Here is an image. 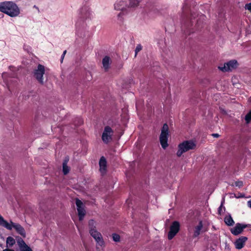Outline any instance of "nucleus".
I'll return each mask as SVG.
<instances>
[{
    "label": "nucleus",
    "instance_id": "1",
    "mask_svg": "<svg viewBox=\"0 0 251 251\" xmlns=\"http://www.w3.org/2000/svg\"><path fill=\"white\" fill-rule=\"evenodd\" d=\"M0 11L11 17H17L20 13L18 5L15 2L10 1L0 2Z\"/></svg>",
    "mask_w": 251,
    "mask_h": 251
},
{
    "label": "nucleus",
    "instance_id": "2",
    "mask_svg": "<svg viewBox=\"0 0 251 251\" xmlns=\"http://www.w3.org/2000/svg\"><path fill=\"white\" fill-rule=\"evenodd\" d=\"M89 228V233L90 235L94 238L97 243V246L102 247L104 245V241L102 239V235L96 229V223L93 220H91L88 223Z\"/></svg>",
    "mask_w": 251,
    "mask_h": 251
},
{
    "label": "nucleus",
    "instance_id": "3",
    "mask_svg": "<svg viewBox=\"0 0 251 251\" xmlns=\"http://www.w3.org/2000/svg\"><path fill=\"white\" fill-rule=\"evenodd\" d=\"M196 147V144L192 140L184 141L178 145L176 155L178 157H180L183 153L195 149Z\"/></svg>",
    "mask_w": 251,
    "mask_h": 251
},
{
    "label": "nucleus",
    "instance_id": "4",
    "mask_svg": "<svg viewBox=\"0 0 251 251\" xmlns=\"http://www.w3.org/2000/svg\"><path fill=\"white\" fill-rule=\"evenodd\" d=\"M169 137V126L165 123L161 128V134L159 136L160 144L163 149H165L168 146V140Z\"/></svg>",
    "mask_w": 251,
    "mask_h": 251
},
{
    "label": "nucleus",
    "instance_id": "5",
    "mask_svg": "<svg viewBox=\"0 0 251 251\" xmlns=\"http://www.w3.org/2000/svg\"><path fill=\"white\" fill-rule=\"evenodd\" d=\"M45 67L41 64H39L37 66V69H35L34 71V76L39 83L42 85L44 84L43 75L45 74Z\"/></svg>",
    "mask_w": 251,
    "mask_h": 251
},
{
    "label": "nucleus",
    "instance_id": "6",
    "mask_svg": "<svg viewBox=\"0 0 251 251\" xmlns=\"http://www.w3.org/2000/svg\"><path fill=\"white\" fill-rule=\"evenodd\" d=\"M113 133V131L109 126H105L101 136L102 140L104 143L107 144L112 140Z\"/></svg>",
    "mask_w": 251,
    "mask_h": 251
},
{
    "label": "nucleus",
    "instance_id": "7",
    "mask_svg": "<svg viewBox=\"0 0 251 251\" xmlns=\"http://www.w3.org/2000/svg\"><path fill=\"white\" fill-rule=\"evenodd\" d=\"M180 228V224L177 221L173 222L170 226V229L168 233V238L169 240L172 239L174 236L179 231Z\"/></svg>",
    "mask_w": 251,
    "mask_h": 251
},
{
    "label": "nucleus",
    "instance_id": "8",
    "mask_svg": "<svg viewBox=\"0 0 251 251\" xmlns=\"http://www.w3.org/2000/svg\"><path fill=\"white\" fill-rule=\"evenodd\" d=\"M237 65L238 62L236 60H231L225 63L223 67H219V69L223 72H226L235 69Z\"/></svg>",
    "mask_w": 251,
    "mask_h": 251
},
{
    "label": "nucleus",
    "instance_id": "9",
    "mask_svg": "<svg viewBox=\"0 0 251 251\" xmlns=\"http://www.w3.org/2000/svg\"><path fill=\"white\" fill-rule=\"evenodd\" d=\"M10 226L11 227L10 229H8V230H11L13 228H14L17 232L20 234L23 237L25 238L26 236V232L24 229V228L20 224L17 223H15L10 221V223H9Z\"/></svg>",
    "mask_w": 251,
    "mask_h": 251
},
{
    "label": "nucleus",
    "instance_id": "10",
    "mask_svg": "<svg viewBox=\"0 0 251 251\" xmlns=\"http://www.w3.org/2000/svg\"><path fill=\"white\" fill-rule=\"evenodd\" d=\"M251 226V225L241 224L237 223L235 226L230 229L231 232L234 235H237L241 233L243 229L247 227Z\"/></svg>",
    "mask_w": 251,
    "mask_h": 251
},
{
    "label": "nucleus",
    "instance_id": "11",
    "mask_svg": "<svg viewBox=\"0 0 251 251\" xmlns=\"http://www.w3.org/2000/svg\"><path fill=\"white\" fill-rule=\"evenodd\" d=\"M248 238L245 236H241L234 242V245L237 249H241L245 245Z\"/></svg>",
    "mask_w": 251,
    "mask_h": 251
},
{
    "label": "nucleus",
    "instance_id": "12",
    "mask_svg": "<svg viewBox=\"0 0 251 251\" xmlns=\"http://www.w3.org/2000/svg\"><path fill=\"white\" fill-rule=\"evenodd\" d=\"M81 17L84 19L87 18H91V12L89 10V8L87 6H84L82 7L80 11Z\"/></svg>",
    "mask_w": 251,
    "mask_h": 251
},
{
    "label": "nucleus",
    "instance_id": "13",
    "mask_svg": "<svg viewBox=\"0 0 251 251\" xmlns=\"http://www.w3.org/2000/svg\"><path fill=\"white\" fill-rule=\"evenodd\" d=\"M100 171L102 173H105L107 168V162L104 156H101L99 161Z\"/></svg>",
    "mask_w": 251,
    "mask_h": 251
},
{
    "label": "nucleus",
    "instance_id": "14",
    "mask_svg": "<svg viewBox=\"0 0 251 251\" xmlns=\"http://www.w3.org/2000/svg\"><path fill=\"white\" fill-rule=\"evenodd\" d=\"M83 205H76V209L77 211L78 216L79 217V220L81 221L83 219L84 216L86 214V211L84 207L82 206Z\"/></svg>",
    "mask_w": 251,
    "mask_h": 251
},
{
    "label": "nucleus",
    "instance_id": "15",
    "mask_svg": "<svg viewBox=\"0 0 251 251\" xmlns=\"http://www.w3.org/2000/svg\"><path fill=\"white\" fill-rule=\"evenodd\" d=\"M126 6V2L123 0H118L114 4L115 9L117 10H123Z\"/></svg>",
    "mask_w": 251,
    "mask_h": 251
},
{
    "label": "nucleus",
    "instance_id": "16",
    "mask_svg": "<svg viewBox=\"0 0 251 251\" xmlns=\"http://www.w3.org/2000/svg\"><path fill=\"white\" fill-rule=\"evenodd\" d=\"M110 58L108 56H105L102 59V63L105 71H107L109 68Z\"/></svg>",
    "mask_w": 251,
    "mask_h": 251
},
{
    "label": "nucleus",
    "instance_id": "17",
    "mask_svg": "<svg viewBox=\"0 0 251 251\" xmlns=\"http://www.w3.org/2000/svg\"><path fill=\"white\" fill-rule=\"evenodd\" d=\"M68 161V158H65L63 162V173L64 175H67L70 171V168L67 166Z\"/></svg>",
    "mask_w": 251,
    "mask_h": 251
},
{
    "label": "nucleus",
    "instance_id": "18",
    "mask_svg": "<svg viewBox=\"0 0 251 251\" xmlns=\"http://www.w3.org/2000/svg\"><path fill=\"white\" fill-rule=\"evenodd\" d=\"M202 227V222L200 221L199 223V225L195 227L194 233V236L195 237H197L198 236H199L200 235V231L201 230Z\"/></svg>",
    "mask_w": 251,
    "mask_h": 251
},
{
    "label": "nucleus",
    "instance_id": "19",
    "mask_svg": "<svg viewBox=\"0 0 251 251\" xmlns=\"http://www.w3.org/2000/svg\"><path fill=\"white\" fill-rule=\"evenodd\" d=\"M0 225L4 227L6 229H10L11 227L6 221H5L3 217L0 215Z\"/></svg>",
    "mask_w": 251,
    "mask_h": 251
},
{
    "label": "nucleus",
    "instance_id": "20",
    "mask_svg": "<svg viewBox=\"0 0 251 251\" xmlns=\"http://www.w3.org/2000/svg\"><path fill=\"white\" fill-rule=\"evenodd\" d=\"M17 243L19 247L20 250L23 249V248H25V247L26 246H27L25 244V241L23 240V239L21 237H19L17 239Z\"/></svg>",
    "mask_w": 251,
    "mask_h": 251
},
{
    "label": "nucleus",
    "instance_id": "21",
    "mask_svg": "<svg viewBox=\"0 0 251 251\" xmlns=\"http://www.w3.org/2000/svg\"><path fill=\"white\" fill-rule=\"evenodd\" d=\"M140 2L139 0H129L128 6L129 7H135L138 5Z\"/></svg>",
    "mask_w": 251,
    "mask_h": 251
},
{
    "label": "nucleus",
    "instance_id": "22",
    "mask_svg": "<svg viewBox=\"0 0 251 251\" xmlns=\"http://www.w3.org/2000/svg\"><path fill=\"white\" fill-rule=\"evenodd\" d=\"M225 222L228 226H232L234 223L233 220L230 216L225 217Z\"/></svg>",
    "mask_w": 251,
    "mask_h": 251
},
{
    "label": "nucleus",
    "instance_id": "23",
    "mask_svg": "<svg viewBox=\"0 0 251 251\" xmlns=\"http://www.w3.org/2000/svg\"><path fill=\"white\" fill-rule=\"evenodd\" d=\"M182 28H186V29H185L184 30V33L186 35H190L191 33L194 32V31H193V29H191L189 27V25L187 26V25H184V26H183Z\"/></svg>",
    "mask_w": 251,
    "mask_h": 251
},
{
    "label": "nucleus",
    "instance_id": "24",
    "mask_svg": "<svg viewBox=\"0 0 251 251\" xmlns=\"http://www.w3.org/2000/svg\"><path fill=\"white\" fill-rule=\"evenodd\" d=\"M15 243V239L9 236L6 239V244L9 245L10 247H12Z\"/></svg>",
    "mask_w": 251,
    "mask_h": 251
},
{
    "label": "nucleus",
    "instance_id": "25",
    "mask_svg": "<svg viewBox=\"0 0 251 251\" xmlns=\"http://www.w3.org/2000/svg\"><path fill=\"white\" fill-rule=\"evenodd\" d=\"M245 120L246 123L249 124L251 121V110H250L245 116Z\"/></svg>",
    "mask_w": 251,
    "mask_h": 251
},
{
    "label": "nucleus",
    "instance_id": "26",
    "mask_svg": "<svg viewBox=\"0 0 251 251\" xmlns=\"http://www.w3.org/2000/svg\"><path fill=\"white\" fill-rule=\"evenodd\" d=\"M112 238L115 242H119L120 239V237L118 234L114 233L112 234Z\"/></svg>",
    "mask_w": 251,
    "mask_h": 251
},
{
    "label": "nucleus",
    "instance_id": "27",
    "mask_svg": "<svg viewBox=\"0 0 251 251\" xmlns=\"http://www.w3.org/2000/svg\"><path fill=\"white\" fill-rule=\"evenodd\" d=\"M234 185L239 188H241L243 186V182L242 181H236L234 183Z\"/></svg>",
    "mask_w": 251,
    "mask_h": 251
},
{
    "label": "nucleus",
    "instance_id": "28",
    "mask_svg": "<svg viewBox=\"0 0 251 251\" xmlns=\"http://www.w3.org/2000/svg\"><path fill=\"white\" fill-rule=\"evenodd\" d=\"M225 211V207L224 206V205H220V207L218 208V212L220 214H222L224 213V211Z\"/></svg>",
    "mask_w": 251,
    "mask_h": 251
},
{
    "label": "nucleus",
    "instance_id": "29",
    "mask_svg": "<svg viewBox=\"0 0 251 251\" xmlns=\"http://www.w3.org/2000/svg\"><path fill=\"white\" fill-rule=\"evenodd\" d=\"M142 47L141 45H138L136 46V49H135V55L137 54V53L140 51L142 50Z\"/></svg>",
    "mask_w": 251,
    "mask_h": 251
},
{
    "label": "nucleus",
    "instance_id": "30",
    "mask_svg": "<svg viewBox=\"0 0 251 251\" xmlns=\"http://www.w3.org/2000/svg\"><path fill=\"white\" fill-rule=\"evenodd\" d=\"M20 251H32V250L28 246H26L25 248L21 249Z\"/></svg>",
    "mask_w": 251,
    "mask_h": 251
},
{
    "label": "nucleus",
    "instance_id": "31",
    "mask_svg": "<svg viewBox=\"0 0 251 251\" xmlns=\"http://www.w3.org/2000/svg\"><path fill=\"white\" fill-rule=\"evenodd\" d=\"M245 8L251 12V3L246 4L245 5Z\"/></svg>",
    "mask_w": 251,
    "mask_h": 251
},
{
    "label": "nucleus",
    "instance_id": "32",
    "mask_svg": "<svg viewBox=\"0 0 251 251\" xmlns=\"http://www.w3.org/2000/svg\"><path fill=\"white\" fill-rule=\"evenodd\" d=\"M200 20H197V23L196 25V27H197V28L198 30L200 29L202 27V25H201V26H200Z\"/></svg>",
    "mask_w": 251,
    "mask_h": 251
},
{
    "label": "nucleus",
    "instance_id": "33",
    "mask_svg": "<svg viewBox=\"0 0 251 251\" xmlns=\"http://www.w3.org/2000/svg\"><path fill=\"white\" fill-rule=\"evenodd\" d=\"M75 204H83V202H82L81 201H80V200H79L78 199H76Z\"/></svg>",
    "mask_w": 251,
    "mask_h": 251
},
{
    "label": "nucleus",
    "instance_id": "34",
    "mask_svg": "<svg viewBox=\"0 0 251 251\" xmlns=\"http://www.w3.org/2000/svg\"><path fill=\"white\" fill-rule=\"evenodd\" d=\"M212 136H213L214 137L218 138L220 136V135L218 133H213L212 134Z\"/></svg>",
    "mask_w": 251,
    "mask_h": 251
},
{
    "label": "nucleus",
    "instance_id": "35",
    "mask_svg": "<svg viewBox=\"0 0 251 251\" xmlns=\"http://www.w3.org/2000/svg\"><path fill=\"white\" fill-rule=\"evenodd\" d=\"M82 123V122L81 121L80 119H78V125H80Z\"/></svg>",
    "mask_w": 251,
    "mask_h": 251
},
{
    "label": "nucleus",
    "instance_id": "36",
    "mask_svg": "<svg viewBox=\"0 0 251 251\" xmlns=\"http://www.w3.org/2000/svg\"><path fill=\"white\" fill-rule=\"evenodd\" d=\"M64 57V56H63V55L62 54L61 59H60L61 63L63 62Z\"/></svg>",
    "mask_w": 251,
    "mask_h": 251
},
{
    "label": "nucleus",
    "instance_id": "37",
    "mask_svg": "<svg viewBox=\"0 0 251 251\" xmlns=\"http://www.w3.org/2000/svg\"><path fill=\"white\" fill-rule=\"evenodd\" d=\"M67 52V50H65L64 51H63V53L62 54V55H63V56H65L66 53Z\"/></svg>",
    "mask_w": 251,
    "mask_h": 251
},
{
    "label": "nucleus",
    "instance_id": "38",
    "mask_svg": "<svg viewBox=\"0 0 251 251\" xmlns=\"http://www.w3.org/2000/svg\"><path fill=\"white\" fill-rule=\"evenodd\" d=\"M247 204H251V199L247 201Z\"/></svg>",
    "mask_w": 251,
    "mask_h": 251
},
{
    "label": "nucleus",
    "instance_id": "39",
    "mask_svg": "<svg viewBox=\"0 0 251 251\" xmlns=\"http://www.w3.org/2000/svg\"><path fill=\"white\" fill-rule=\"evenodd\" d=\"M226 248H227V249H229V247H228V246H226Z\"/></svg>",
    "mask_w": 251,
    "mask_h": 251
},
{
    "label": "nucleus",
    "instance_id": "40",
    "mask_svg": "<svg viewBox=\"0 0 251 251\" xmlns=\"http://www.w3.org/2000/svg\"><path fill=\"white\" fill-rule=\"evenodd\" d=\"M121 14H122V13H121V12H120V13L118 14V17H120V16H121Z\"/></svg>",
    "mask_w": 251,
    "mask_h": 251
},
{
    "label": "nucleus",
    "instance_id": "41",
    "mask_svg": "<svg viewBox=\"0 0 251 251\" xmlns=\"http://www.w3.org/2000/svg\"><path fill=\"white\" fill-rule=\"evenodd\" d=\"M204 16L203 15H202V16H201V18H202V19H203V18H204Z\"/></svg>",
    "mask_w": 251,
    "mask_h": 251
},
{
    "label": "nucleus",
    "instance_id": "42",
    "mask_svg": "<svg viewBox=\"0 0 251 251\" xmlns=\"http://www.w3.org/2000/svg\"><path fill=\"white\" fill-rule=\"evenodd\" d=\"M224 202V201H222L221 204H223Z\"/></svg>",
    "mask_w": 251,
    "mask_h": 251
},
{
    "label": "nucleus",
    "instance_id": "43",
    "mask_svg": "<svg viewBox=\"0 0 251 251\" xmlns=\"http://www.w3.org/2000/svg\"><path fill=\"white\" fill-rule=\"evenodd\" d=\"M249 207L251 209V205H248Z\"/></svg>",
    "mask_w": 251,
    "mask_h": 251
},
{
    "label": "nucleus",
    "instance_id": "44",
    "mask_svg": "<svg viewBox=\"0 0 251 251\" xmlns=\"http://www.w3.org/2000/svg\"><path fill=\"white\" fill-rule=\"evenodd\" d=\"M239 197H243L242 195L239 196Z\"/></svg>",
    "mask_w": 251,
    "mask_h": 251
}]
</instances>
